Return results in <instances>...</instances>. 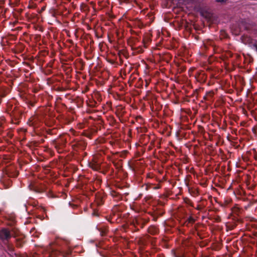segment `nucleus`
<instances>
[{
	"label": "nucleus",
	"instance_id": "nucleus-1",
	"mask_svg": "<svg viewBox=\"0 0 257 257\" xmlns=\"http://www.w3.org/2000/svg\"><path fill=\"white\" fill-rule=\"evenodd\" d=\"M11 237L10 231L6 229L0 230V238L2 239H8Z\"/></svg>",
	"mask_w": 257,
	"mask_h": 257
},
{
	"label": "nucleus",
	"instance_id": "nucleus-2",
	"mask_svg": "<svg viewBox=\"0 0 257 257\" xmlns=\"http://www.w3.org/2000/svg\"><path fill=\"white\" fill-rule=\"evenodd\" d=\"M91 168L95 170H97L99 168V166L97 165H92Z\"/></svg>",
	"mask_w": 257,
	"mask_h": 257
},
{
	"label": "nucleus",
	"instance_id": "nucleus-3",
	"mask_svg": "<svg viewBox=\"0 0 257 257\" xmlns=\"http://www.w3.org/2000/svg\"><path fill=\"white\" fill-rule=\"evenodd\" d=\"M224 1H225V0H217V1L218 2H224Z\"/></svg>",
	"mask_w": 257,
	"mask_h": 257
}]
</instances>
